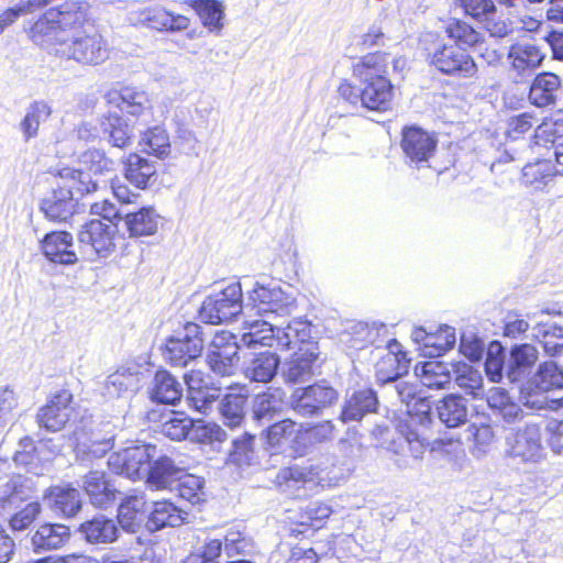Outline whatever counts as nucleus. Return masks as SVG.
I'll return each mask as SVG.
<instances>
[{"instance_id": "f257e3e1", "label": "nucleus", "mask_w": 563, "mask_h": 563, "mask_svg": "<svg viewBox=\"0 0 563 563\" xmlns=\"http://www.w3.org/2000/svg\"><path fill=\"white\" fill-rule=\"evenodd\" d=\"M389 54L376 51L363 55L351 67L352 75L361 81L358 88L350 79H342L336 88L339 98L376 113L393 110L396 100V87L389 78Z\"/></svg>"}, {"instance_id": "f03ea898", "label": "nucleus", "mask_w": 563, "mask_h": 563, "mask_svg": "<svg viewBox=\"0 0 563 563\" xmlns=\"http://www.w3.org/2000/svg\"><path fill=\"white\" fill-rule=\"evenodd\" d=\"M92 4L88 0H64L42 12L29 26L26 34L38 46L63 44L59 35L93 26Z\"/></svg>"}, {"instance_id": "7ed1b4c3", "label": "nucleus", "mask_w": 563, "mask_h": 563, "mask_svg": "<svg viewBox=\"0 0 563 563\" xmlns=\"http://www.w3.org/2000/svg\"><path fill=\"white\" fill-rule=\"evenodd\" d=\"M405 385L399 389L407 402L406 417L398 421L397 432L416 449H426L432 438L431 404L426 397H416Z\"/></svg>"}, {"instance_id": "20e7f679", "label": "nucleus", "mask_w": 563, "mask_h": 563, "mask_svg": "<svg viewBox=\"0 0 563 563\" xmlns=\"http://www.w3.org/2000/svg\"><path fill=\"white\" fill-rule=\"evenodd\" d=\"M426 51L429 66L443 76L473 79L478 75L475 58L464 47L440 41L430 43Z\"/></svg>"}, {"instance_id": "39448f33", "label": "nucleus", "mask_w": 563, "mask_h": 563, "mask_svg": "<svg viewBox=\"0 0 563 563\" xmlns=\"http://www.w3.org/2000/svg\"><path fill=\"white\" fill-rule=\"evenodd\" d=\"M79 417L75 395L67 388L51 394L36 413V423L48 432L64 430Z\"/></svg>"}, {"instance_id": "423d86ee", "label": "nucleus", "mask_w": 563, "mask_h": 563, "mask_svg": "<svg viewBox=\"0 0 563 563\" xmlns=\"http://www.w3.org/2000/svg\"><path fill=\"white\" fill-rule=\"evenodd\" d=\"M399 146L405 162L416 168L429 166L435 156L438 139L434 133L416 124L405 125L400 131Z\"/></svg>"}, {"instance_id": "0eeeda50", "label": "nucleus", "mask_w": 563, "mask_h": 563, "mask_svg": "<svg viewBox=\"0 0 563 563\" xmlns=\"http://www.w3.org/2000/svg\"><path fill=\"white\" fill-rule=\"evenodd\" d=\"M338 399L339 394L331 385L319 382L297 388L291 394L290 408L301 417H313L335 405Z\"/></svg>"}, {"instance_id": "6e6552de", "label": "nucleus", "mask_w": 563, "mask_h": 563, "mask_svg": "<svg viewBox=\"0 0 563 563\" xmlns=\"http://www.w3.org/2000/svg\"><path fill=\"white\" fill-rule=\"evenodd\" d=\"M64 52L78 63L95 66L109 58L111 48L101 32L92 27L75 35Z\"/></svg>"}, {"instance_id": "1a4fd4ad", "label": "nucleus", "mask_w": 563, "mask_h": 563, "mask_svg": "<svg viewBox=\"0 0 563 563\" xmlns=\"http://www.w3.org/2000/svg\"><path fill=\"white\" fill-rule=\"evenodd\" d=\"M135 24L159 33H179L190 26V19L168 10L158 2L150 3L133 12Z\"/></svg>"}, {"instance_id": "9d476101", "label": "nucleus", "mask_w": 563, "mask_h": 563, "mask_svg": "<svg viewBox=\"0 0 563 563\" xmlns=\"http://www.w3.org/2000/svg\"><path fill=\"white\" fill-rule=\"evenodd\" d=\"M294 323H288L286 329L275 327L267 321L255 320L249 324V331L242 334V342L244 345L251 346H267L276 351H287L291 346L290 332L297 331Z\"/></svg>"}, {"instance_id": "9b49d317", "label": "nucleus", "mask_w": 563, "mask_h": 563, "mask_svg": "<svg viewBox=\"0 0 563 563\" xmlns=\"http://www.w3.org/2000/svg\"><path fill=\"white\" fill-rule=\"evenodd\" d=\"M241 309V291L230 286L216 297H208L200 307L199 316L207 323L220 324L231 321Z\"/></svg>"}, {"instance_id": "f8f14e48", "label": "nucleus", "mask_w": 563, "mask_h": 563, "mask_svg": "<svg viewBox=\"0 0 563 563\" xmlns=\"http://www.w3.org/2000/svg\"><path fill=\"white\" fill-rule=\"evenodd\" d=\"M185 330L187 332L183 336L169 338L166 341L163 355L172 366H186L201 354L202 338L199 333V325L187 322Z\"/></svg>"}, {"instance_id": "ddd939ff", "label": "nucleus", "mask_w": 563, "mask_h": 563, "mask_svg": "<svg viewBox=\"0 0 563 563\" xmlns=\"http://www.w3.org/2000/svg\"><path fill=\"white\" fill-rule=\"evenodd\" d=\"M151 445H133L113 452L109 460V466L117 473L133 481L141 479L148 471L153 454Z\"/></svg>"}, {"instance_id": "4468645a", "label": "nucleus", "mask_w": 563, "mask_h": 563, "mask_svg": "<svg viewBox=\"0 0 563 563\" xmlns=\"http://www.w3.org/2000/svg\"><path fill=\"white\" fill-rule=\"evenodd\" d=\"M265 441L271 448L288 451L292 457L305 455L302 423L292 419H282L267 427Z\"/></svg>"}, {"instance_id": "2eb2a0df", "label": "nucleus", "mask_w": 563, "mask_h": 563, "mask_svg": "<svg viewBox=\"0 0 563 563\" xmlns=\"http://www.w3.org/2000/svg\"><path fill=\"white\" fill-rule=\"evenodd\" d=\"M82 490L91 505L107 509L114 505L120 490L110 476L102 471H89L82 478Z\"/></svg>"}, {"instance_id": "dca6fc26", "label": "nucleus", "mask_w": 563, "mask_h": 563, "mask_svg": "<svg viewBox=\"0 0 563 563\" xmlns=\"http://www.w3.org/2000/svg\"><path fill=\"white\" fill-rule=\"evenodd\" d=\"M117 231L112 223L99 219L88 221L79 232L81 244L88 245L98 257H107L115 250Z\"/></svg>"}, {"instance_id": "f3484780", "label": "nucleus", "mask_w": 563, "mask_h": 563, "mask_svg": "<svg viewBox=\"0 0 563 563\" xmlns=\"http://www.w3.org/2000/svg\"><path fill=\"white\" fill-rule=\"evenodd\" d=\"M247 299V306L258 316H288L290 312L287 297L279 288L256 285Z\"/></svg>"}, {"instance_id": "a211bd4d", "label": "nucleus", "mask_w": 563, "mask_h": 563, "mask_svg": "<svg viewBox=\"0 0 563 563\" xmlns=\"http://www.w3.org/2000/svg\"><path fill=\"white\" fill-rule=\"evenodd\" d=\"M185 382L188 387V406L202 415H207L212 404L219 398V387L209 386L206 375L199 369H191L185 374Z\"/></svg>"}, {"instance_id": "6ab92c4d", "label": "nucleus", "mask_w": 563, "mask_h": 563, "mask_svg": "<svg viewBox=\"0 0 563 563\" xmlns=\"http://www.w3.org/2000/svg\"><path fill=\"white\" fill-rule=\"evenodd\" d=\"M68 526L57 522H42L31 532L30 541L34 553L56 551L70 540Z\"/></svg>"}, {"instance_id": "aec40b11", "label": "nucleus", "mask_w": 563, "mask_h": 563, "mask_svg": "<svg viewBox=\"0 0 563 563\" xmlns=\"http://www.w3.org/2000/svg\"><path fill=\"white\" fill-rule=\"evenodd\" d=\"M121 163L124 178L137 189L145 190L157 179L155 163L137 152H130Z\"/></svg>"}, {"instance_id": "412c9836", "label": "nucleus", "mask_w": 563, "mask_h": 563, "mask_svg": "<svg viewBox=\"0 0 563 563\" xmlns=\"http://www.w3.org/2000/svg\"><path fill=\"white\" fill-rule=\"evenodd\" d=\"M409 363L410 358L407 356V352L396 340H393L388 344L387 353L376 363V377L383 383L396 380L408 372Z\"/></svg>"}, {"instance_id": "4be33fe9", "label": "nucleus", "mask_w": 563, "mask_h": 563, "mask_svg": "<svg viewBox=\"0 0 563 563\" xmlns=\"http://www.w3.org/2000/svg\"><path fill=\"white\" fill-rule=\"evenodd\" d=\"M466 15L478 22H485L487 31L498 37L508 34L509 27L505 21L489 22L496 13V5L493 0H456Z\"/></svg>"}, {"instance_id": "5701e85b", "label": "nucleus", "mask_w": 563, "mask_h": 563, "mask_svg": "<svg viewBox=\"0 0 563 563\" xmlns=\"http://www.w3.org/2000/svg\"><path fill=\"white\" fill-rule=\"evenodd\" d=\"M73 236L66 231H55L47 233L42 241V251L44 255L54 263L74 264L77 262V255L71 250Z\"/></svg>"}, {"instance_id": "b1692460", "label": "nucleus", "mask_w": 563, "mask_h": 563, "mask_svg": "<svg viewBox=\"0 0 563 563\" xmlns=\"http://www.w3.org/2000/svg\"><path fill=\"white\" fill-rule=\"evenodd\" d=\"M78 532L89 544H107L117 541L119 530L115 522L102 515L81 522Z\"/></svg>"}, {"instance_id": "393cba45", "label": "nucleus", "mask_w": 563, "mask_h": 563, "mask_svg": "<svg viewBox=\"0 0 563 563\" xmlns=\"http://www.w3.org/2000/svg\"><path fill=\"white\" fill-rule=\"evenodd\" d=\"M107 102L122 112L137 117L143 113L147 106V97L129 86L111 88L106 95Z\"/></svg>"}, {"instance_id": "a878e982", "label": "nucleus", "mask_w": 563, "mask_h": 563, "mask_svg": "<svg viewBox=\"0 0 563 563\" xmlns=\"http://www.w3.org/2000/svg\"><path fill=\"white\" fill-rule=\"evenodd\" d=\"M561 173L551 159L538 158L522 167L520 180L526 187L544 190Z\"/></svg>"}, {"instance_id": "bb28decb", "label": "nucleus", "mask_w": 563, "mask_h": 563, "mask_svg": "<svg viewBox=\"0 0 563 563\" xmlns=\"http://www.w3.org/2000/svg\"><path fill=\"white\" fill-rule=\"evenodd\" d=\"M316 481V472L311 466L290 465L282 467L275 477L276 487L285 494L295 495L306 488L308 483Z\"/></svg>"}, {"instance_id": "cd10ccee", "label": "nucleus", "mask_w": 563, "mask_h": 563, "mask_svg": "<svg viewBox=\"0 0 563 563\" xmlns=\"http://www.w3.org/2000/svg\"><path fill=\"white\" fill-rule=\"evenodd\" d=\"M60 181L57 186L68 195L70 198L80 199L87 195L93 194L98 190L97 181L92 180L89 173L76 168H63L59 172Z\"/></svg>"}, {"instance_id": "c85d7f7f", "label": "nucleus", "mask_w": 563, "mask_h": 563, "mask_svg": "<svg viewBox=\"0 0 563 563\" xmlns=\"http://www.w3.org/2000/svg\"><path fill=\"white\" fill-rule=\"evenodd\" d=\"M319 347L314 341H301L298 349L292 353L288 366L287 376L291 382L308 376L312 373V366L318 360Z\"/></svg>"}, {"instance_id": "c756f323", "label": "nucleus", "mask_w": 563, "mask_h": 563, "mask_svg": "<svg viewBox=\"0 0 563 563\" xmlns=\"http://www.w3.org/2000/svg\"><path fill=\"white\" fill-rule=\"evenodd\" d=\"M561 87V79L558 75L549 71L538 74L529 88L528 98L530 102L539 108L555 102L556 92Z\"/></svg>"}, {"instance_id": "7c9ffc66", "label": "nucleus", "mask_w": 563, "mask_h": 563, "mask_svg": "<svg viewBox=\"0 0 563 563\" xmlns=\"http://www.w3.org/2000/svg\"><path fill=\"white\" fill-rule=\"evenodd\" d=\"M377 407V397L373 389L364 388L354 391L345 401L340 419L343 422L358 421L366 413L374 412Z\"/></svg>"}, {"instance_id": "2f4dec72", "label": "nucleus", "mask_w": 563, "mask_h": 563, "mask_svg": "<svg viewBox=\"0 0 563 563\" xmlns=\"http://www.w3.org/2000/svg\"><path fill=\"white\" fill-rule=\"evenodd\" d=\"M139 146L147 155L166 159L172 153L170 136L163 125L145 129L139 140Z\"/></svg>"}, {"instance_id": "473e14b6", "label": "nucleus", "mask_w": 563, "mask_h": 563, "mask_svg": "<svg viewBox=\"0 0 563 563\" xmlns=\"http://www.w3.org/2000/svg\"><path fill=\"white\" fill-rule=\"evenodd\" d=\"M183 397V388L166 369H158L153 378L151 399L158 404L176 405Z\"/></svg>"}, {"instance_id": "72a5a7b5", "label": "nucleus", "mask_w": 563, "mask_h": 563, "mask_svg": "<svg viewBox=\"0 0 563 563\" xmlns=\"http://www.w3.org/2000/svg\"><path fill=\"white\" fill-rule=\"evenodd\" d=\"M444 32L446 37L453 41L452 45L464 48L481 47L485 42L484 35L477 29L459 18L450 19Z\"/></svg>"}, {"instance_id": "f704fd0d", "label": "nucleus", "mask_w": 563, "mask_h": 563, "mask_svg": "<svg viewBox=\"0 0 563 563\" xmlns=\"http://www.w3.org/2000/svg\"><path fill=\"white\" fill-rule=\"evenodd\" d=\"M210 32H220L223 29L224 5L220 0H186Z\"/></svg>"}, {"instance_id": "c9c22d12", "label": "nucleus", "mask_w": 563, "mask_h": 563, "mask_svg": "<svg viewBox=\"0 0 563 563\" xmlns=\"http://www.w3.org/2000/svg\"><path fill=\"white\" fill-rule=\"evenodd\" d=\"M544 57L541 49L533 44H515L508 52L510 64L519 74L534 70Z\"/></svg>"}, {"instance_id": "e433bc0d", "label": "nucleus", "mask_w": 563, "mask_h": 563, "mask_svg": "<svg viewBox=\"0 0 563 563\" xmlns=\"http://www.w3.org/2000/svg\"><path fill=\"white\" fill-rule=\"evenodd\" d=\"M278 365L279 358L275 353L261 352L245 367V376L253 382L268 383L275 377Z\"/></svg>"}, {"instance_id": "4c0bfd02", "label": "nucleus", "mask_w": 563, "mask_h": 563, "mask_svg": "<svg viewBox=\"0 0 563 563\" xmlns=\"http://www.w3.org/2000/svg\"><path fill=\"white\" fill-rule=\"evenodd\" d=\"M179 476V468L174 462L167 457L162 456L153 461L148 465V471L145 473L146 481L155 486L157 489L170 487Z\"/></svg>"}, {"instance_id": "58836bf2", "label": "nucleus", "mask_w": 563, "mask_h": 563, "mask_svg": "<svg viewBox=\"0 0 563 563\" xmlns=\"http://www.w3.org/2000/svg\"><path fill=\"white\" fill-rule=\"evenodd\" d=\"M184 521L185 517L181 509L166 499L155 501L148 516V522L155 530L165 527H178L181 526Z\"/></svg>"}, {"instance_id": "ea45409f", "label": "nucleus", "mask_w": 563, "mask_h": 563, "mask_svg": "<svg viewBox=\"0 0 563 563\" xmlns=\"http://www.w3.org/2000/svg\"><path fill=\"white\" fill-rule=\"evenodd\" d=\"M145 511L146 500L144 497L132 495L121 501L117 518L122 528L133 531L141 526Z\"/></svg>"}, {"instance_id": "a19ab883", "label": "nucleus", "mask_w": 563, "mask_h": 563, "mask_svg": "<svg viewBox=\"0 0 563 563\" xmlns=\"http://www.w3.org/2000/svg\"><path fill=\"white\" fill-rule=\"evenodd\" d=\"M247 401V396L240 390L230 388V391L224 395L220 404V415L224 424L229 428H236L241 426L245 412L244 408Z\"/></svg>"}, {"instance_id": "79ce46f5", "label": "nucleus", "mask_w": 563, "mask_h": 563, "mask_svg": "<svg viewBox=\"0 0 563 563\" xmlns=\"http://www.w3.org/2000/svg\"><path fill=\"white\" fill-rule=\"evenodd\" d=\"M560 139H563V108L558 109L545 117L537 125L533 134V141L537 145H554Z\"/></svg>"}, {"instance_id": "37998d69", "label": "nucleus", "mask_w": 563, "mask_h": 563, "mask_svg": "<svg viewBox=\"0 0 563 563\" xmlns=\"http://www.w3.org/2000/svg\"><path fill=\"white\" fill-rule=\"evenodd\" d=\"M102 131L108 135L111 146L125 150L132 145L133 134L128 123L119 114L109 113L101 122Z\"/></svg>"}, {"instance_id": "c03bdc74", "label": "nucleus", "mask_w": 563, "mask_h": 563, "mask_svg": "<svg viewBox=\"0 0 563 563\" xmlns=\"http://www.w3.org/2000/svg\"><path fill=\"white\" fill-rule=\"evenodd\" d=\"M416 374L427 388L442 389L451 383V374L440 361L423 362L420 368L416 367Z\"/></svg>"}, {"instance_id": "a18cd8bd", "label": "nucleus", "mask_w": 563, "mask_h": 563, "mask_svg": "<svg viewBox=\"0 0 563 563\" xmlns=\"http://www.w3.org/2000/svg\"><path fill=\"white\" fill-rule=\"evenodd\" d=\"M455 344V333L450 327H441L435 332L424 333L422 338L423 353L431 358L439 357Z\"/></svg>"}, {"instance_id": "49530a36", "label": "nucleus", "mask_w": 563, "mask_h": 563, "mask_svg": "<svg viewBox=\"0 0 563 563\" xmlns=\"http://www.w3.org/2000/svg\"><path fill=\"white\" fill-rule=\"evenodd\" d=\"M53 508L65 517H74L81 508L79 493L74 487H52L48 492Z\"/></svg>"}, {"instance_id": "de8ad7c7", "label": "nucleus", "mask_w": 563, "mask_h": 563, "mask_svg": "<svg viewBox=\"0 0 563 563\" xmlns=\"http://www.w3.org/2000/svg\"><path fill=\"white\" fill-rule=\"evenodd\" d=\"M439 419L448 427L455 428L466 421L467 409L456 395L443 397L437 407Z\"/></svg>"}, {"instance_id": "09e8293b", "label": "nucleus", "mask_w": 563, "mask_h": 563, "mask_svg": "<svg viewBox=\"0 0 563 563\" xmlns=\"http://www.w3.org/2000/svg\"><path fill=\"white\" fill-rule=\"evenodd\" d=\"M73 199L58 186L53 189L52 195L43 199L41 209L45 216L53 221H64L71 213Z\"/></svg>"}, {"instance_id": "8fccbe9b", "label": "nucleus", "mask_w": 563, "mask_h": 563, "mask_svg": "<svg viewBox=\"0 0 563 563\" xmlns=\"http://www.w3.org/2000/svg\"><path fill=\"white\" fill-rule=\"evenodd\" d=\"M175 489L177 490L179 497L187 500L191 505H201L207 499L203 478L194 474H179L176 479Z\"/></svg>"}, {"instance_id": "3c124183", "label": "nucleus", "mask_w": 563, "mask_h": 563, "mask_svg": "<svg viewBox=\"0 0 563 563\" xmlns=\"http://www.w3.org/2000/svg\"><path fill=\"white\" fill-rule=\"evenodd\" d=\"M305 455L309 449L332 441L335 438L336 429L331 420H322L314 423H302Z\"/></svg>"}, {"instance_id": "603ef678", "label": "nucleus", "mask_w": 563, "mask_h": 563, "mask_svg": "<svg viewBox=\"0 0 563 563\" xmlns=\"http://www.w3.org/2000/svg\"><path fill=\"white\" fill-rule=\"evenodd\" d=\"M126 229L131 236H144L155 233L157 222L153 208H141L139 211L125 216Z\"/></svg>"}, {"instance_id": "864d4df0", "label": "nucleus", "mask_w": 563, "mask_h": 563, "mask_svg": "<svg viewBox=\"0 0 563 563\" xmlns=\"http://www.w3.org/2000/svg\"><path fill=\"white\" fill-rule=\"evenodd\" d=\"M80 163L87 169V173L93 175H107L115 170L117 163L108 156L106 151L100 148H88L80 155Z\"/></svg>"}, {"instance_id": "5fc2aeb1", "label": "nucleus", "mask_w": 563, "mask_h": 563, "mask_svg": "<svg viewBox=\"0 0 563 563\" xmlns=\"http://www.w3.org/2000/svg\"><path fill=\"white\" fill-rule=\"evenodd\" d=\"M194 419L184 411L172 410L170 416L162 424V433L174 441L185 440L191 431Z\"/></svg>"}, {"instance_id": "6e6d98bb", "label": "nucleus", "mask_w": 563, "mask_h": 563, "mask_svg": "<svg viewBox=\"0 0 563 563\" xmlns=\"http://www.w3.org/2000/svg\"><path fill=\"white\" fill-rule=\"evenodd\" d=\"M191 440L199 444H213L227 439L225 431L217 422H208L202 419L194 420Z\"/></svg>"}, {"instance_id": "4d7b16f0", "label": "nucleus", "mask_w": 563, "mask_h": 563, "mask_svg": "<svg viewBox=\"0 0 563 563\" xmlns=\"http://www.w3.org/2000/svg\"><path fill=\"white\" fill-rule=\"evenodd\" d=\"M51 115V109L45 102L35 101L21 122V130L26 140L37 134L40 122Z\"/></svg>"}, {"instance_id": "13d9d810", "label": "nucleus", "mask_w": 563, "mask_h": 563, "mask_svg": "<svg viewBox=\"0 0 563 563\" xmlns=\"http://www.w3.org/2000/svg\"><path fill=\"white\" fill-rule=\"evenodd\" d=\"M238 360L239 356L235 350L232 353H225L219 346L210 351L207 355L209 367L220 376L233 375Z\"/></svg>"}, {"instance_id": "bf43d9fd", "label": "nucleus", "mask_w": 563, "mask_h": 563, "mask_svg": "<svg viewBox=\"0 0 563 563\" xmlns=\"http://www.w3.org/2000/svg\"><path fill=\"white\" fill-rule=\"evenodd\" d=\"M538 123L533 112H522L511 115L506 121L505 135L510 140H518L528 133Z\"/></svg>"}, {"instance_id": "052dcab7", "label": "nucleus", "mask_w": 563, "mask_h": 563, "mask_svg": "<svg viewBox=\"0 0 563 563\" xmlns=\"http://www.w3.org/2000/svg\"><path fill=\"white\" fill-rule=\"evenodd\" d=\"M222 551V540L217 538H209L203 542L199 551L196 553H190L184 560V563H218L216 560L221 556Z\"/></svg>"}, {"instance_id": "680f3d73", "label": "nucleus", "mask_w": 563, "mask_h": 563, "mask_svg": "<svg viewBox=\"0 0 563 563\" xmlns=\"http://www.w3.org/2000/svg\"><path fill=\"white\" fill-rule=\"evenodd\" d=\"M42 511L37 501L26 504L22 509L14 512L9 519V527L14 532L26 530L38 518Z\"/></svg>"}, {"instance_id": "e2e57ef3", "label": "nucleus", "mask_w": 563, "mask_h": 563, "mask_svg": "<svg viewBox=\"0 0 563 563\" xmlns=\"http://www.w3.org/2000/svg\"><path fill=\"white\" fill-rule=\"evenodd\" d=\"M486 400L490 408L498 410L504 416H517L519 411L509 394L501 387H492L487 393Z\"/></svg>"}, {"instance_id": "0e129e2a", "label": "nucleus", "mask_w": 563, "mask_h": 563, "mask_svg": "<svg viewBox=\"0 0 563 563\" xmlns=\"http://www.w3.org/2000/svg\"><path fill=\"white\" fill-rule=\"evenodd\" d=\"M538 361V352L530 344H521L512 349L510 373L515 371L530 369Z\"/></svg>"}, {"instance_id": "69168bd1", "label": "nucleus", "mask_w": 563, "mask_h": 563, "mask_svg": "<svg viewBox=\"0 0 563 563\" xmlns=\"http://www.w3.org/2000/svg\"><path fill=\"white\" fill-rule=\"evenodd\" d=\"M333 510L324 501H317L308 507L302 512V517L306 518L307 522L311 523L313 529L317 531L324 526L325 520L332 515Z\"/></svg>"}, {"instance_id": "338daca9", "label": "nucleus", "mask_w": 563, "mask_h": 563, "mask_svg": "<svg viewBox=\"0 0 563 563\" xmlns=\"http://www.w3.org/2000/svg\"><path fill=\"white\" fill-rule=\"evenodd\" d=\"M540 445L537 440L532 439L527 432L518 431L514 437V443L511 444L512 454L520 456L523 460L532 457Z\"/></svg>"}, {"instance_id": "774afa93", "label": "nucleus", "mask_w": 563, "mask_h": 563, "mask_svg": "<svg viewBox=\"0 0 563 563\" xmlns=\"http://www.w3.org/2000/svg\"><path fill=\"white\" fill-rule=\"evenodd\" d=\"M457 385L465 389L473 397H478L482 389V377L472 367H467L463 373L456 376Z\"/></svg>"}]
</instances>
